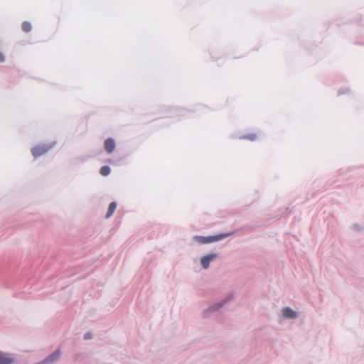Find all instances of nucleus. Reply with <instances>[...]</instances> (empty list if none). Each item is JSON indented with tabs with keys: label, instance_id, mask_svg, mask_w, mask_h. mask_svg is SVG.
<instances>
[{
	"label": "nucleus",
	"instance_id": "obj_1",
	"mask_svg": "<svg viewBox=\"0 0 364 364\" xmlns=\"http://www.w3.org/2000/svg\"><path fill=\"white\" fill-rule=\"evenodd\" d=\"M301 316V312L299 307L284 306L278 312V319L279 323L284 321L294 322L299 320Z\"/></svg>",
	"mask_w": 364,
	"mask_h": 364
},
{
	"label": "nucleus",
	"instance_id": "obj_2",
	"mask_svg": "<svg viewBox=\"0 0 364 364\" xmlns=\"http://www.w3.org/2000/svg\"><path fill=\"white\" fill-rule=\"evenodd\" d=\"M230 235H231V233H223L208 237L195 235L193 237V240L198 244L204 245L218 242L229 237Z\"/></svg>",
	"mask_w": 364,
	"mask_h": 364
},
{
	"label": "nucleus",
	"instance_id": "obj_3",
	"mask_svg": "<svg viewBox=\"0 0 364 364\" xmlns=\"http://www.w3.org/2000/svg\"><path fill=\"white\" fill-rule=\"evenodd\" d=\"M218 257V254L216 252H210L203 255L200 258V264L202 268L207 270L210 267V263L216 260Z\"/></svg>",
	"mask_w": 364,
	"mask_h": 364
},
{
	"label": "nucleus",
	"instance_id": "obj_4",
	"mask_svg": "<svg viewBox=\"0 0 364 364\" xmlns=\"http://www.w3.org/2000/svg\"><path fill=\"white\" fill-rule=\"evenodd\" d=\"M16 361L13 353L0 350V364H15Z\"/></svg>",
	"mask_w": 364,
	"mask_h": 364
},
{
	"label": "nucleus",
	"instance_id": "obj_5",
	"mask_svg": "<svg viewBox=\"0 0 364 364\" xmlns=\"http://www.w3.org/2000/svg\"><path fill=\"white\" fill-rule=\"evenodd\" d=\"M53 144L49 146L42 145L36 146L32 149V154L34 157H38L42 154H46L48 150H50L53 147Z\"/></svg>",
	"mask_w": 364,
	"mask_h": 364
},
{
	"label": "nucleus",
	"instance_id": "obj_6",
	"mask_svg": "<svg viewBox=\"0 0 364 364\" xmlns=\"http://www.w3.org/2000/svg\"><path fill=\"white\" fill-rule=\"evenodd\" d=\"M219 309H220V305H218L217 302L214 303V304H211L210 306L203 309L201 312V316L203 318H208L212 314H213L214 312H216Z\"/></svg>",
	"mask_w": 364,
	"mask_h": 364
},
{
	"label": "nucleus",
	"instance_id": "obj_7",
	"mask_svg": "<svg viewBox=\"0 0 364 364\" xmlns=\"http://www.w3.org/2000/svg\"><path fill=\"white\" fill-rule=\"evenodd\" d=\"M234 298H235V294L232 292H231V293H229L228 294H227L225 298H223L222 300H220V301H218L217 303L218 305H220V308L221 309L225 304H228L229 302L232 301L234 300Z\"/></svg>",
	"mask_w": 364,
	"mask_h": 364
},
{
	"label": "nucleus",
	"instance_id": "obj_8",
	"mask_svg": "<svg viewBox=\"0 0 364 364\" xmlns=\"http://www.w3.org/2000/svg\"><path fill=\"white\" fill-rule=\"evenodd\" d=\"M115 148L114 141L109 138L105 140V149L107 153L111 154Z\"/></svg>",
	"mask_w": 364,
	"mask_h": 364
},
{
	"label": "nucleus",
	"instance_id": "obj_9",
	"mask_svg": "<svg viewBox=\"0 0 364 364\" xmlns=\"http://www.w3.org/2000/svg\"><path fill=\"white\" fill-rule=\"evenodd\" d=\"M350 228L357 233H360L364 231V225L359 223L352 224Z\"/></svg>",
	"mask_w": 364,
	"mask_h": 364
},
{
	"label": "nucleus",
	"instance_id": "obj_10",
	"mask_svg": "<svg viewBox=\"0 0 364 364\" xmlns=\"http://www.w3.org/2000/svg\"><path fill=\"white\" fill-rule=\"evenodd\" d=\"M116 208H117V203L115 202H112L109 203L107 214L105 215L106 218H109L112 215Z\"/></svg>",
	"mask_w": 364,
	"mask_h": 364
},
{
	"label": "nucleus",
	"instance_id": "obj_11",
	"mask_svg": "<svg viewBox=\"0 0 364 364\" xmlns=\"http://www.w3.org/2000/svg\"><path fill=\"white\" fill-rule=\"evenodd\" d=\"M109 173H110V168L107 166H104L100 168V173L102 176H106L109 175Z\"/></svg>",
	"mask_w": 364,
	"mask_h": 364
},
{
	"label": "nucleus",
	"instance_id": "obj_12",
	"mask_svg": "<svg viewBox=\"0 0 364 364\" xmlns=\"http://www.w3.org/2000/svg\"><path fill=\"white\" fill-rule=\"evenodd\" d=\"M22 29L25 32H29L31 30V25L29 22L25 21L22 23Z\"/></svg>",
	"mask_w": 364,
	"mask_h": 364
},
{
	"label": "nucleus",
	"instance_id": "obj_13",
	"mask_svg": "<svg viewBox=\"0 0 364 364\" xmlns=\"http://www.w3.org/2000/svg\"><path fill=\"white\" fill-rule=\"evenodd\" d=\"M245 138L249 139L250 140H255L256 136H255V135H250V136H246Z\"/></svg>",
	"mask_w": 364,
	"mask_h": 364
},
{
	"label": "nucleus",
	"instance_id": "obj_14",
	"mask_svg": "<svg viewBox=\"0 0 364 364\" xmlns=\"http://www.w3.org/2000/svg\"><path fill=\"white\" fill-rule=\"evenodd\" d=\"M5 60V57L4 54L0 53V62H4Z\"/></svg>",
	"mask_w": 364,
	"mask_h": 364
}]
</instances>
